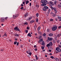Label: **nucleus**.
<instances>
[{"mask_svg": "<svg viewBox=\"0 0 61 61\" xmlns=\"http://www.w3.org/2000/svg\"><path fill=\"white\" fill-rule=\"evenodd\" d=\"M52 31H56L57 29V26L56 25L54 26L52 28Z\"/></svg>", "mask_w": 61, "mask_h": 61, "instance_id": "obj_1", "label": "nucleus"}, {"mask_svg": "<svg viewBox=\"0 0 61 61\" xmlns=\"http://www.w3.org/2000/svg\"><path fill=\"white\" fill-rule=\"evenodd\" d=\"M48 9V7L47 6H44V8H43V10L44 11H46L47 9Z\"/></svg>", "mask_w": 61, "mask_h": 61, "instance_id": "obj_2", "label": "nucleus"}, {"mask_svg": "<svg viewBox=\"0 0 61 61\" xmlns=\"http://www.w3.org/2000/svg\"><path fill=\"white\" fill-rule=\"evenodd\" d=\"M56 50L58 52H60L61 51V49L58 47L56 49Z\"/></svg>", "mask_w": 61, "mask_h": 61, "instance_id": "obj_3", "label": "nucleus"}, {"mask_svg": "<svg viewBox=\"0 0 61 61\" xmlns=\"http://www.w3.org/2000/svg\"><path fill=\"white\" fill-rule=\"evenodd\" d=\"M53 46V44H52V42L51 41L47 45V46Z\"/></svg>", "mask_w": 61, "mask_h": 61, "instance_id": "obj_4", "label": "nucleus"}, {"mask_svg": "<svg viewBox=\"0 0 61 61\" xmlns=\"http://www.w3.org/2000/svg\"><path fill=\"white\" fill-rule=\"evenodd\" d=\"M53 39L52 38L48 37V40L49 41H52Z\"/></svg>", "mask_w": 61, "mask_h": 61, "instance_id": "obj_5", "label": "nucleus"}, {"mask_svg": "<svg viewBox=\"0 0 61 61\" xmlns=\"http://www.w3.org/2000/svg\"><path fill=\"white\" fill-rule=\"evenodd\" d=\"M50 5L51 6H53L54 5V3L53 2H52V1H50L49 3Z\"/></svg>", "mask_w": 61, "mask_h": 61, "instance_id": "obj_6", "label": "nucleus"}, {"mask_svg": "<svg viewBox=\"0 0 61 61\" xmlns=\"http://www.w3.org/2000/svg\"><path fill=\"white\" fill-rule=\"evenodd\" d=\"M53 10H54L55 13H57V10H56V8L55 7L53 8Z\"/></svg>", "mask_w": 61, "mask_h": 61, "instance_id": "obj_7", "label": "nucleus"}, {"mask_svg": "<svg viewBox=\"0 0 61 61\" xmlns=\"http://www.w3.org/2000/svg\"><path fill=\"white\" fill-rule=\"evenodd\" d=\"M1 21L2 22H4L5 21V19L4 18H2L1 19Z\"/></svg>", "mask_w": 61, "mask_h": 61, "instance_id": "obj_8", "label": "nucleus"}, {"mask_svg": "<svg viewBox=\"0 0 61 61\" xmlns=\"http://www.w3.org/2000/svg\"><path fill=\"white\" fill-rule=\"evenodd\" d=\"M41 45L43 46H44L45 45V42H44V41H43L41 43Z\"/></svg>", "mask_w": 61, "mask_h": 61, "instance_id": "obj_9", "label": "nucleus"}, {"mask_svg": "<svg viewBox=\"0 0 61 61\" xmlns=\"http://www.w3.org/2000/svg\"><path fill=\"white\" fill-rule=\"evenodd\" d=\"M41 3H46V1H45V0H42L41 1Z\"/></svg>", "mask_w": 61, "mask_h": 61, "instance_id": "obj_10", "label": "nucleus"}, {"mask_svg": "<svg viewBox=\"0 0 61 61\" xmlns=\"http://www.w3.org/2000/svg\"><path fill=\"white\" fill-rule=\"evenodd\" d=\"M49 36L50 37H51V36H53V34L52 33H51L49 34Z\"/></svg>", "mask_w": 61, "mask_h": 61, "instance_id": "obj_11", "label": "nucleus"}, {"mask_svg": "<svg viewBox=\"0 0 61 61\" xmlns=\"http://www.w3.org/2000/svg\"><path fill=\"white\" fill-rule=\"evenodd\" d=\"M27 36L30 37H31V36H32V35H31V34L30 33H29L27 35Z\"/></svg>", "mask_w": 61, "mask_h": 61, "instance_id": "obj_12", "label": "nucleus"}, {"mask_svg": "<svg viewBox=\"0 0 61 61\" xmlns=\"http://www.w3.org/2000/svg\"><path fill=\"white\" fill-rule=\"evenodd\" d=\"M32 18L31 17H30L27 19V20H28V21H29V20H30Z\"/></svg>", "mask_w": 61, "mask_h": 61, "instance_id": "obj_13", "label": "nucleus"}, {"mask_svg": "<svg viewBox=\"0 0 61 61\" xmlns=\"http://www.w3.org/2000/svg\"><path fill=\"white\" fill-rule=\"evenodd\" d=\"M57 7L59 8H60L61 7V6L60 4H58L57 5Z\"/></svg>", "mask_w": 61, "mask_h": 61, "instance_id": "obj_14", "label": "nucleus"}, {"mask_svg": "<svg viewBox=\"0 0 61 61\" xmlns=\"http://www.w3.org/2000/svg\"><path fill=\"white\" fill-rule=\"evenodd\" d=\"M19 35L18 34H14V36H17V37H18V36H19Z\"/></svg>", "mask_w": 61, "mask_h": 61, "instance_id": "obj_15", "label": "nucleus"}, {"mask_svg": "<svg viewBox=\"0 0 61 61\" xmlns=\"http://www.w3.org/2000/svg\"><path fill=\"white\" fill-rule=\"evenodd\" d=\"M35 22V21L34 20H32L30 22V23L31 24H32V23H34Z\"/></svg>", "mask_w": 61, "mask_h": 61, "instance_id": "obj_16", "label": "nucleus"}, {"mask_svg": "<svg viewBox=\"0 0 61 61\" xmlns=\"http://www.w3.org/2000/svg\"><path fill=\"white\" fill-rule=\"evenodd\" d=\"M51 12V9H49L48 10V14H50V12Z\"/></svg>", "mask_w": 61, "mask_h": 61, "instance_id": "obj_17", "label": "nucleus"}, {"mask_svg": "<svg viewBox=\"0 0 61 61\" xmlns=\"http://www.w3.org/2000/svg\"><path fill=\"white\" fill-rule=\"evenodd\" d=\"M58 18L59 19V20H60L61 21V17H59V16L58 17Z\"/></svg>", "mask_w": 61, "mask_h": 61, "instance_id": "obj_18", "label": "nucleus"}, {"mask_svg": "<svg viewBox=\"0 0 61 61\" xmlns=\"http://www.w3.org/2000/svg\"><path fill=\"white\" fill-rule=\"evenodd\" d=\"M46 5V4H45V3L42 4L41 5V6H45V5Z\"/></svg>", "mask_w": 61, "mask_h": 61, "instance_id": "obj_19", "label": "nucleus"}, {"mask_svg": "<svg viewBox=\"0 0 61 61\" xmlns=\"http://www.w3.org/2000/svg\"><path fill=\"white\" fill-rule=\"evenodd\" d=\"M55 60L56 61H59V60L58 58H56Z\"/></svg>", "mask_w": 61, "mask_h": 61, "instance_id": "obj_20", "label": "nucleus"}, {"mask_svg": "<svg viewBox=\"0 0 61 61\" xmlns=\"http://www.w3.org/2000/svg\"><path fill=\"white\" fill-rule=\"evenodd\" d=\"M41 48L42 50H44V49L45 48V47H44V46H41Z\"/></svg>", "mask_w": 61, "mask_h": 61, "instance_id": "obj_21", "label": "nucleus"}, {"mask_svg": "<svg viewBox=\"0 0 61 61\" xmlns=\"http://www.w3.org/2000/svg\"><path fill=\"white\" fill-rule=\"evenodd\" d=\"M60 36H61V34H58V35H57V37H60Z\"/></svg>", "mask_w": 61, "mask_h": 61, "instance_id": "obj_22", "label": "nucleus"}, {"mask_svg": "<svg viewBox=\"0 0 61 61\" xmlns=\"http://www.w3.org/2000/svg\"><path fill=\"white\" fill-rule=\"evenodd\" d=\"M29 1H28V0H27L26 2V5H27V4H28V3H29Z\"/></svg>", "mask_w": 61, "mask_h": 61, "instance_id": "obj_23", "label": "nucleus"}, {"mask_svg": "<svg viewBox=\"0 0 61 61\" xmlns=\"http://www.w3.org/2000/svg\"><path fill=\"white\" fill-rule=\"evenodd\" d=\"M38 15H39L38 13H37L36 14V17H38Z\"/></svg>", "mask_w": 61, "mask_h": 61, "instance_id": "obj_24", "label": "nucleus"}, {"mask_svg": "<svg viewBox=\"0 0 61 61\" xmlns=\"http://www.w3.org/2000/svg\"><path fill=\"white\" fill-rule=\"evenodd\" d=\"M24 16L25 17H26L27 16H28V14L27 13H26L25 15Z\"/></svg>", "mask_w": 61, "mask_h": 61, "instance_id": "obj_25", "label": "nucleus"}, {"mask_svg": "<svg viewBox=\"0 0 61 61\" xmlns=\"http://www.w3.org/2000/svg\"><path fill=\"white\" fill-rule=\"evenodd\" d=\"M43 39H41L39 40V41L40 42H42L43 41Z\"/></svg>", "mask_w": 61, "mask_h": 61, "instance_id": "obj_26", "label": "nucleus"}, {"mask_svg": "<svg viewBox=\"0 0 61 61\" xmlns=\"http://www.w3.org/2000/svg\"><path fill=\"white\" fill-rule=\"evenodd\" d=\"M5 36L6 37L7 36V34H6V33H5V34L3 36Z\"/></svg>", "mask_w": 61, "mask_h": 61, "instance_id": "obj_27", "label": "nucleus"}, {"mask_svg": "<svg viewBox=\"0 0 61 61\" xmlns=\"http://www.w3.org/2000/svg\"><path fill=\"white\" fill-rule=\"evenodd\" d=\"M35 57L36 60H38V57H37V55H36L35 56Z\"/></svg>", "mask_w": 61, "mask_h": 61, "instance_id": "obj_28", "label": "nucleus"}, {"mask_svg": "<svg viewBox=\"0 0 61 61\" xmlns=\"http://www.w3.org/2000/svg\"><path fill=\"white\" fill-rule=\"evenodd\" d=\"M29 54L30 56H31L32 55V52H29Z\"/></svg>", "mask_w": 61, "mask_h": 61, "instance_id": "obj_29", "label": "nucleus"}, {"mask_svg": "<svg viewBox=\"0 0 61 61\" xmlns=\"http://www.w3.org/2000/svg\"><path fill=\"white\" fill-rule=\"evenodd\" d=\"M46 35V34L45 33H44L43 35V36H45Z\"/></svg>", "mask_w": 61, "mask_h": 61, "instance_id": "obj_30", "label": "nucleus"}, {"mask_svg": "<svg viewBox=\"0 0 61 61\" xmlns=\"http://www.w3.org/2000/svg\"><path fill=\"white\" fill-rule=\"evenodd\" d=\"M40 27H38V30L39 31L40 30Z\"/></svg>", "mask_w": 61, "mask_h": 61, "instance_id": "obj_31", "label": "nucleus"}, {"mask_svg": "<svg viewBox=\"0 0 61 61\" xmlns=\"http://www.w3.org/2000/svg\"><path fill=\"white\" fill-rule=\"evenodd\" d=\"M52 42L53 43H56V41L55 40H53L52 41Z\"/></svg>", "mask_w": 61, "mask_h": 61, "instance_id": "obj_32", "label": "nucleus"}, {"mask_svg": "<svg viewBox=\"0 0 61 61\" xmlns=\"http://www.w3.org/2000/svg\"><path fill=\"white\" fill-rule=\"evenodd\" d=\"M42 39V36H40L39 37V39Z\"/></svg>", "mask_w": 61, "mask_h": 61, "instance_id": "obj_33", "label": "nucleus"}, {"mask_svg": "<svg viewBox=\"0 0 61 61\" xmlns=\"http://www.w3.org/2000/svg\"><path fill=\"white\" fill-rule=\"evenodd\" d=\"M38 33L39 34H40V35H41V32L39 31H38Z\"/></svg>", "mask_w": 61, "mask_h": 61, "instance_id": "obj_34", "label": "nucleus"}, {"mask_svg": "<svg viewBox=\"0 0 61 61\" xmlns=\"http://www.w3.org/2000/svg\"><path fill=\"white\" fill-rule=\"evenodd\" d=\"M17 43V41H15L14 42V45H16V43Z\"/></svg>", "mask_w": 61, "mask_h": 61, "instance_id": "obj_35", "label": "nucleus"}, {"mask_svg": "<svg viewBox=\"0 0 61 61\" xmlns=\"http://www.w3.org/2000/svg\"><path fill=\"white\" fill-rule=\"evenodd\" d=\"M15 16L16 17V18H17L18 16V15L16 14L15 15Z\"/></svg>", "mask_w": 61, "mask_h": 61, "instance_id": "obj_36", "label": "nucleus"}, {"mask_svg": "<svg viewBox=\"0 0 61 61\" xmlns=\"http://www.w3.org/2000/svg\"><path fill=\"white\" fill-rule=\"evenodd\" d=\"M36 22H38V19L36 18Z\"/></svg>", "mask_w": 61, "mask_h": 61, "instance_id": "obj_37", "label": "nucleus"}, {"mask_svg": "<svg viewBox=\"0 0 61 61\" xmlns=\"http://www.w3.org/2000/svg\"><path fill=\"white\" fill-rule=\"evenodd\" d=\"M50 21H53V19H50Z\"/></svg>", "mask_w": 61, "mask_h": 61, "instance_id": "obj_38", "label": "nucleus"}, {"mask_svg": "<svg viewBox=\"0 0 61 61\" xmlns=\"http://www.w3.org/2000/svg\"><path fill=\"white\" fill-rule=\"evenodd\" d=\"M13 18L15 19L16 18V17H15V15H13Z\"/></svg>", "mask_w": 61, "mask_h": 61, "instance_id": "obj_39", "label": "nucleus"}, {"mask_svg": "<svg viewBox=\"0 0 61 61\" xmlns=\"http://www.w3.org/2000/svg\"><path fill=\"white\" fill-rule=\"evenodd\" d=\"M49 30H50L49 29H48L47 30V32H49Z\"/></svg>", "mask_w": 61, "mask_h": 61, "instance_id": "obj_40", "label": "nucleus"}, {"mask_svg": "<svg viewBox=\"0 0 61 61\" xmlns=\"http://www.w3.org/2000/svg\"><path fill=\"white\" fill-rule=\"evenodd\" d=\"M26 52L27 53V54H29V51H26Z\"/></svg>", "mask_w": 61, "mask_h": 61, "instance_id": "obj_41", "label": "nucleus"}, {"mask_svg": "<svg viewBox=\"0 0 61 61\" xmlns=\"http://www.w3.org/2000/svg\"><path fill=\"white\" fill-rule=\"evenodd\" d=\"M56 16V14H53V17H55V16Z\"/></svg>", "mask_w": 61, "mask_h": 61, "instance_id": "obj_42", "label": "nucleus"}, {"mask_svg": "<svg viewBox=\"0 0 61 61\" xmlns=\"http://www.w3.org/2000/svg\"><path fill=\"white\" fill-rule=\"evenodd\" d=\"M50 58H52V59H54V56H51V57Z\"/></svg>", "mask_w": 61, "mask_h": 61, "instance_id": "obj_43", "label": "nucleus"}, {"mask_svg": "<svg viewBox=\"0 0 61 61\" xmlns=\"http://www.w3.org/2000/svg\"><path fill=\"white\" fill-rule=\"evenodd\" d=\"M35 50V51H36L37 50V48H36L35 49H34Z\"/></svg>", "mask_w": 61, "mask_h": 61, "instance_id": "obj_44", "label": "nucleus"}, {"mask_svg": "<svg viewBox=\"0 0 61 61\" xmlns=\"http://www.w3.org/2000/svg\"><path fill=\"white\" fill-rule=\"evenodd\" d=\"M36 6L37 7V8H38V7H39V5H36Z\"/></svg>", "mask_w": 61, "mask_h": 61, "instance_id": "obj_45", "label": "nucleus"}, {"mask_svg": "<svg viewBox=\"0 0 61 61\" xmlns=\"http://www.w3.org/2000/svg\"><path fill=\"white\" fill-rule=\"evenodd\" d=\"M17 30L18 31H20V30H19V28H17Z\"/></svg>", "mask_w": 61, "mask_h": 61, "instance_id": "obj_46", "label": "nucleus"}, {"mask_svg": "<svg viewBox=\"0 0 61 61\" xmlns=\"http://www.w3.org/2000/svg\"><path fill=\"white\" fill-rule=\"evenodd\" d=\"M21 9V10H23L24 9V8L23 7H21L20 8Z\"/></svg>", "mask_w": 61, "mask_h": 61, "instance_id": "obj_47", "label": "nucleus"}, {"mask_svg": "<svg viewBox=\"0 0 61 61\" xmlns=\"http://www.w3.org/2000/svg\"><path fill=\"white\" fill-rule=\"evenodd\" d=\"M24 25H27V22L25 23H24Z\"/></svg>", "mask_w": 61, "mask_h": 61, "instance_id": "obj_48", "label": "nucleus"}, {"mask_svg": "<svg viewBox=\"0 0 61 61\" xmlns=\"http://www.w3.org/2000/svg\"><path fill=\"white\" fill-rule=\"evenodd\" d=\"M45 2H46V3H47L48 4V1L46 0H45Z\"/></svg>", "mask_w": 61, "mask_h": 61, "instance_id": "obj_49", "label": "nucleus"}, {"mask_svg": "<svg viewBox=\"0 0 61 61\" xmlns=\"http://www.w3.org/2000/svg\"><path fill=\"white\" fill-rule=\"evenodd\" d=\"M17 29V27H16L15 28H14V29H15V30H16Z\"/></svg>", "mask_w": 61, "mask_h": 61, "instance_id": "obj_50", "label": "nucleus"}, {"mask_svg": "<svg viewBox=\"0 0 61 61\" xmlns=\"http://www.w3.org/2000/svg\"><path fill=\"white\" fill-rule=\"evenodd\" d=\"M57 43H59V40H57Z\"/></svg>", "mask_w": 61, "mask_h": 61, "instance_id": "obj_51", "label": "nucleus"}, {"mask_svg": "<svg viewBox=\"0 0 61 61\" xmlns=\"http://www.w3.org/2000/svg\"><path fill=\"white\" fill-rule=\"evenodd\" d=\"M56 3H57V2H56V1H55L54 2L55 5H56Z\"/></svg>", "mask_w": 61, "mask_h": 61, "instance_id": "obj_52", "label": "nucleus"}, {"mask_svg": "<svg viewBox=\"0 0 61 61\" xmlns=\"http://www.w3.org/2000/svg\"><path fill=\"white\" fill-rule=\"evenodd\" d=\"M55 19L56 21H57V18H55Z\"/></svg>", "mask_w": 61, "mask_h": 61, "instance_id": "obj_53", "label": "nucleus"}, {"mask_svg": "<svg viewBox=\"0 0 61 61\" xmlns=\"http://www.w3.org/2000/svg\"><path fill=\"white\" fill-rule=\"evenodd\" d=\"M18 44H19V42H17V44H16L17 45V46H18Z\"/></svg>", "mask_w": 61, "mask_h": 61, "instance_id": "obj_54", "label": "nucleus"}, {"mask_svg": "<svg viewBox=\"0 0 61 61\" xmlns=\"http://www.w3.org/2000/svg\"><path fill=\"white\" fill-rule=\"evenodd\" d=\"M61 28V26H60L58 28H59V29H60Z\"/></svg>", "mask_w": 61, "mask_h": 61, "instance_id": "obj_55", "label": "nucleus"}, {"mask_svg": "<svg viewBox=\"0 0 61 61\" xmlns=\"http://www.w3.org/2000/svg\"><path fill=\"white\" fill-rule=\"evenodd\" d=\"M28 33V30H26V33Z\"/></svg>", "mask_w": 61, "mask_h": 61, "instance_id": "obj_56", "label": "nucleus"}, {"mask_svg": "<svg viewBox=\"0 0 61 61\" xmlns=\"http://www.w3.org/2000/svg\"><path fill=\"white\" fill-rule=\"evenodd\" d=\"M8 18V17H6L5 18V20H6L7 19V18Z\"/></svg>", "mask_w": 61, "mask_h": 61, "instance_id": "obj_57", "label": "nucleus"}, {"mask_svg": "<svg viewBox=\"0 0 61 61\" xmlns=\"http://www.w3.org/2000/svg\"><path fill=\"white\" fill-rule=\"evenodd\" d=\"M0 51H4V49H1L0 50Z\"/></svg>", "mask_w": 61, "mask_h": 61, "instance_id": "obj_58", "label": "nucleus"}, {"mask_svg": "<svg viewBox=\"0 0 61 61\" xmlns=\"http://www.w3.org/2000/svg\"><path fill=\"white\" fill-rule=\"evenodd\" d=\"M51 8L52 9H53L54 8H53L52 6L51 7Z\"/></svg>", "mask_w": 61, "mask_h": 61, "instance_id": "obj_59", "label": "nucleus"}, {"mask_svg": "<svg viewBox=\"0 0 61 61\" xmlns=\"http://www.w3.org/2000/svg\"><path fill=\"white\" fill-rule=\"evenodd\" d=\"M22 4H25V1L23 2Z\"/></svg>", "mask_w": 61, "mask_h": 61, "instance_id": "obj_60", "label": "nucleus"}, {"mask_svg": "<svg viewBox=\"0 0 61 61\" xmlns=\"http://www.w3.org/2000/svg\"><path fill=\"white\" fill-rule=\"evenodd\" d=\"M27 29H29V27H27Z\"/></svg>", "mask_w": 61, "mask_h": 61, "instance_id": "obj_61", "label": "nucleus"}, {"mask_svg": "<svg viewBox=\"0 0 61 61\" xmlns=\"http://www.w3.org/2000/svg\"><path fill=\"white\" fill-rule=\"evenodd\" d=\"M15 41H17V39H15Z\"/></svg>", "mask_w": 61, "mask_h": 61, "instance_id": "obj_62", "label": "nucleus"}, {"mask_svg": "<svg viewBox=\"0 0 61 61\" xmlns=\"http://www.w3.org/2000/svg\"><path fill=\"white\" fill-rule=\"evenodd\" d=\"M51 14L52 15H53V14L54 13H53V12H51Z\"/></svg>", "mask_w": 61, "mask_h": 61, "instance_id": "obj_63", "label": "nucleus"}, {"mask_svg": "<svg viewBox=\"0 0 61 61\" xmlns=\"http://www.w3.org/2000/svg\"><path fill=\"white\" fill-rule=\"evenodd\" d=\"M59 60L60 61H61V58H59Z\"/></svg>", "mask_w": 61, "mask_h": 61, "instance_id": "obj_64", "label": "nucleus"}]
</instances>
